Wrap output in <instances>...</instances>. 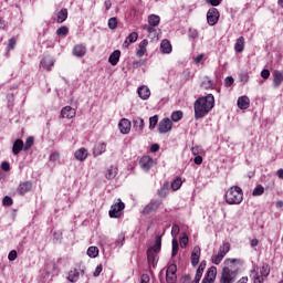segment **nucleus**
<instances>
[{
  "label": "nucleus",
  "instance_id": "de8ad7c7",
  "mask_svg": "<svg viewBox=\"0 0 283 283\" xmlns=\"http://www.w3.org/2000/svg\"><path fill=\"white\" fill-rule=\"evenodd\" d=\"M179 242H180L181 249H185V247H187V244H189V237L187 235V233H184V235L180 238Z\"/></svg>",
  "mask_w": 283,
  "mask_h": 283
},
{
  "label": "nucleus",
  "instance_id": "2f4dec72",
  "mask_svg": "<svg viewBox=\"0 0 283 283\" xmlns=\"http://www.w3.org/2000/svg\"><path fill=\"white\" fill-rule=\"evenodd\" d=\"M216 275H218V270L216 266H212L208 270L206 280H209L210 282H216Z\"/></svg>",
  "mask_w": 283,
  "mask_h": 283
},
{
  "label": "nucleus",
  "instance_id": "39448f33",
  "mask_svg": "<svg viewBox=\"0 0 283 283\" xmlns=\"http://www.w3.org/2000/svg\"><path fill=\"white\" fill-rule=\"evenodd\" d=\"M125 209V203L123 200L118 199L115 205L111 207L108 212L109 218H120L122 211Z\"/></svg>",
  "mask_w": 283,
  "mask_h": 283
},
{
  "label": "nucleus",
  "instance_id": "412c9836",
  "mask_svg": "<svg viewBox=\"0 0 283 283\" xmlns=\"http://www.w3.org/2000/svg\"><path fill=\"white\" fill-rule=\"evenodd\" d=\"M283 83V74L281 71L273 72V86L280 87Z\"/></svg>",
  "mask_w": 283,
  "mask_h": 283
},
{
  "label": "nucleus",
  "instance_id": "052dcab7",
  "mask_svg": "<svg viewBox=\"0 0 283 283\" xmlns=\"http://www.w3.org/2000/svg\"><path fill=\"white\" fill-rule=\"evenodd\" d=\"M101 273H103V265H97L94 272V277H98V275H101Z\"/></svg>",
  "mask_w": 283,
  "mask_h": 283
},
{
  "label": "nucleus",
  "instance_id": "bb28decb",
  "mask_svg": "<svg viewBox=\"0 0 283 283\" xmlns=\"http://www.w3.org/2000/svg\"><path fill=\"white\" fill-rule=\"evenodd\" d=\"M147 45H149V41L147 40H143L139 43V49L136 52L137 56L139 57L145 56V52H147Z\"/></svg>",
  "mask_w": 283,
  "mask_h": 283
},
{
  "label": "nucleus",
  "instance_id": "a18cd8bd",
  "mask_svg": "<svg viewBox=\"0 0 283 283\" xmlns=\"http://www.w3.org/2000/svg\"><path fill=\"white\" fill-rule=\"evenodd\" d=\"M158 125V115H154L149 118V129H155Z\"/></svg>",
  "mask_w": 283,
  "mask_h": 283
},
{
  "label": "nucleus",
  "instance_id": "b1692460",
  "mask_svg": "<svg viewBox=\"0 0 283 283\" xmlns=\"http://www.w3.org/2000/svg\"><path fill=\"white\" fill-rule=\"evenodd\" d=\"M22 149H23V140L17 139V140L13 143L12 154H13L14 156H19V154H21Z\"/></svg>",
  "mask_w": 283,
  "mask_h": 283
},
{
  "label": "nucleus",
  "instance_id": "864d4df0",
  "mask_svg": "<svg viewBox=\"0 0 283 283\" xmlns=\"http://www.w3.org/2000/svg\"><path fill=\"white\" fill-rule=\"evenodd\" d=\"M178 233H180V227H178V224H174L171 228L172 238H177Z\"/></svg>",
  "mask_w": 283,
  "mask_h": 283
},
{
  "label": "nucleus",
  "instance_id": "0eeeda50",
  "mask_svg": "<svg viewBox=\"0 0 283 283\" xmlns=\"http://www.w3.org/2000/svg\"><path fill=\"white\" fill-rule=\"evenodd\" d=\"M220 21V11L216 8H210L207 12L208 25H216Z\"/></svg>",
  "mask_w": 283,
  "mask_h": 283
},
{
  "label": "nucleus",
  "instance_id": "c03bdc74",
  "mask_svg": "<svg viewBox=\"0 0 283 283\" xmlns=\"http://www.w3.org/2000/svg\"><path fill=\"white\" fill-rule=\"evenodd\" d=\"M108 28H109V30H116V28H118V19L111 18L108 20Z\"/></svg>",
  "mask_w": 283,
  "mask_h": 283
},
{
  "label": "nucleus",
  "instance_id": "13d9d810",
  "mask_svg": "<svg viewBox=\"0 0 283 283\" xmlns=\"http://www.w3.org/2000/svg\"><path fill=\"white\" fill-rule=\"evenodd\" d=\"M8 260H9V262H14V260H17V251L15 250H12L9 252Z\"/></svg>",
  "mask_w": 283,
  "mask_h": 283
},
{
  "label": "nucleus",
  "instance_id": "72a5a7b5",
  "mask_svg": "<svg viewBox=\"0 0 283 283\" xmlns=\"http://www.w3.org/2000/svg\"><path fill=\"white\" fill-rule=\"evenodd\" d=\"M271 274V266H269V264H263L261 270H260V277H269V275Z\"/></svg>",
  "mask_w": 283,
  "mask_h": 283
},
{
  "label": "nucleus",
  "instance_id": "e2e57ef3",
  "mask_svg": "<svg viewBox=\"0 0 283 283\" xmlns=\"http://www.w3.org/2000/svg\"><path fill=\"white\" fill-rule=\"evenodd\" d=\"M143 29L146 30V32H148L149 34H151V32H156V29H154V27H151L150 24H145Z\"/></svg>",
  "mask_w": 283,
  "mask_h": 283
},
{
  "label": "nucleus",
  "instance_id": "6ab92c4d",
  "mask_svg": "<svg viewBox=\"0 0 283 283\" xmlns=\"http://www.w3.org/2000/svg\"><path fill=\"white\" fill-rule=\"evenodd\" d=\"M75 158L80 161L83 163L84 160H87V149L86 148H80L74 153Z\"/></svg>",
  "mask_w": 283,
  "mask_h": 283
},
{
  "label": "nucleus",
  "instance_id": "5fc2aeb1",
  "mask_svg": "<svg viewBox=\"0 0 283 283\" xmlns=\"http://www.w3.org/2000/svg\"><path fill=\"white\" fill-rule=\"evenodd\" d=\"M206 3L212 6V8H217V6H220V3H222V0H206Z\"/></svg>",
  "mask_w": 283,
  "mask_h": 283
},
{
  "label": "nucleus",
  "instance_id": "ddd939ff",
  "mask_svg": "<svg viewBox=\"0 0 283 283\" xmlns=\"http://www.w3.org/2000/svg\"><path fill=\"white\" fill-rule=\"evenodd\" d=\"M118 128L120 134H129V132H132V122L127 118H123L118 124Z\"/></svg>",
  "mask_w": 283,
  "mask_h": 283
},
{
  "label": "nucleus",
  "instance_id": "58836bf2",
  "mask_svg": "<svg viewBox=\"0 0 283 283\" xmlns=\"http://www.w3.org/2000/svg\"><path fill=\"white\" fill-rule=\"evenodd\" d=\"M88 258H98V249L96 247H90L87 249Z\"/></svg>",
  "mask_w": 283,
  "mask_h": 283
},
{
  "label": "nucleus",
  "instance_id": "c85d7f7f",
  "mask_svg": "<svg viewBox=\"0 0 283 283\" xmlns=\"http://www.w3.org/2000/svg\"><path fill=\"white\" fill-rule=\"evenodd\" d=\"M78 277H81V272L74 269L69 272L67 281L69 282H78Z\"/></svg>",
  "mask_w": 283,
  "mask_h": 283
},
{
  "label": "nucleus",
  "instance_id": "37998d69",
  "mask_svg": "<svg viewBox=\"0 0 283 283\" xmlns=\"http://www.w3.org/2000/svg\"><path fill=\"white\" fill-rule=\"evenodd\" d=\"M34 145V137H28L23 146V151H28Z\"/></svg>",
  "mask_w": 283,
  "mask_h": 283
},
{
  "label": "nucleus",
  "instance_id": "423d86ee",
  "mask_svg": "<svg viewBox=\"0 0 283 283\" xmlns=\"http://www.w3.org/2000/svg\"><path fill=\"white\" fill-rule=\"evenodd\" d=\"M176 273H178V266L176 264H170L166 271V282L167 283L178 282V275Z\"/></svg>",
  "mask_w": 283,
  "mask_h": 283
},
{
  "label": "nucleus",
  "instance_id": "473e14b6",
  "mask_svg": "<svg viewBox=\"0 0 283 283\" xmlns=\"http://www.w3.org/2000/svg\"><path fill=\"white\" fill-rule=\"evenodd\" d=\"M159 198H165L166 196H169V181H166L160 190H158Z\"/></svg>",
  "mask_w": 283,
  "mask_h": 283
},
{
  "label": "nucleus",
  "instance_id": "f8f14e48",
  "mask_svg": "<svg viewBox=\"0 0 283 283\" xmlns=\"http://www.w3.org/2000/svg\"><path fill=\"white\" fill-rule=\"evenodd\" d=\"M29 191H32V181L21 182L17 188L19 196H25Z\"/></svg>",
  "mask_w": 283,
  "mask_h": 283
},
{
  "label": "nucleus",
  "instance_id": "69168bd1",
  "mask_svg": "<svg viewBox=\"0 0 283 283\" xmlns=\"http://www.w3.org/2000/svg\"><path fill=\"white\" fill-rule=\"evenodd\" d=\"M149 274H142L140 283H149Z\"/></svg>",
  "mask_w": 283,
  "mask_h": 283
},
{
  "label": "nucleus",
  "instance_id": "4d7b16f0",
  "mask_svg": "<svg viewBox=\"0 0 283 283\" xmlns=\"http://www.w3.org/2000/svg\"><path fill=\"white\" fill-rule=\"evenodd\" d=\"M233 83H234L233 76L226 77V80H224L226 87H231V85H233Z\"/></svg>",
  "mask_w": 283,
  "mask_h": 283
},
{
  "label": "nucleus",
  "instance_id": "3c124183",
  "mask_svg": "<svg viewBox=\"0 0 283 283\" xmlns=\"http://www.w3.org/2000/svg\"><path fill=\"white\" fill-rule=\"evenodd\" d=\"M2 205H3V207H12V205H13L12 197L6 196L2 199Z\"/></svg>",
  "mask_w": 283,
  "mask_h": 283
},
{
  "label": "nucleus",
  "instance_id": "a19ab883",
  "mask_svg": "<svg viewBox=\"0 0 283 283\" xmlns=\"http://www.w3.org/2000/svg\"><path fill=\"white\" fill-rule=\"evenodd\" d=\"M222 260H224V256L220 253V252H218V254H216V255H212V258H211V262H212V264H220V262H222Z\"/></svg>",
  "mask_w": 283,
  "mask_h": 283
},
{
  "label": "nucleus",
  "instance_id": "5701e85b",
  "mask_svg": "<svg viewBox=\"0 0 283 283\" xmlns=\"http://www.w3.org/2000/svg\"><path fill=\"white\" fill-rule=\"evenodd\" d=\"M171 42L169 40H163L160 43V51L163 54H171Z\"/></svg>",
  "mask_w": 283,
  "mask_h": 283
},
{
  "label": "nucleus",
  "instance_id": "9b49d317",
  "mask_svg": "<svg viewBox=\"0 0 283 283\" xmlns=\"http://www.w3.org/2000/svg\"><path fill=\"white\" fill-rule=\"evenodd\" d=\"M200 255H201V250L198 245H196L191 252V265L193 268L198 266V264H200Z\"/></svg>",
  "mask_w": 283,
  "mask_h": 283
},
{
  "label": "nucleus",
  "instance_id": "49530a36",
  "mask_svg": "<svg viewBox=\"0 0 283 283\" xmlns=\"http://www.w3.org/2000/svg\"><path fill=\"white\" fill-rule=\"evenodd\" d=\"M201 87H203V90H211L213 87V82L211 80H209V77H207L202 83H201Z\"/></svg>",
  "mask_w": 283,
  "mask_h": 283
},
{
  "label": "nucleus",
  "instance_id": "6e6d98bb",
  "mask_svg": "<svg viewBox=\"0 0 283 283\" xmlns=\"http://www.w3.org/2000/svg\"><path fill=\"white\" fill-rule=\"evenodd\" d=\"M17 45V39H14V38H11L10 40H9V42H8V50L10 51V50H13L14 49V46Z\"/></svg>",
  "mask_w": 283,
  "mask_h": 283
},
{
  "label": "nucleus",
  "instance_id": "ea45409f",
  "mask_svg": "<svg viewBox=\"0 0 283 283\" xmlns=\"http://www.w3.org/2000/svg\"><path fill=\"white\" fill-rule=\"evenodd\" d=\"M57 36H67L70 34V29L67 27H61L56 30Z\"/></svg>",
  "mask_w": 283,
  "mask_h": 283
},
{
  "label": "nucleus",
  "instance_id": "9d476101",
  "mask_svg": "<svg viewBox=\"0 0 283 283\" xmlns=\"http://www.w3.org/2000/svg\"><path fill=\"white\" fill-rule=\"evenodd\" d=\"M139 167H142L143 171H149V169L154 167V158L150 156H143L139 160Z\"/></svg>",
  "mask_w": 283,
  "mask_h": 283
},
{
  "label": "nucleus",
  "instance_id": "dca6fc26",
  "mask_svg": "<svg viewBox=\"0 0 283 283\" xmlns=\"http://www.w3.org/2000/svg\"><path fill=\"white\" fill-rule=\"evenodd\" d=\"M62 118H74L76 116V109L72 106H65L61 109Z\"/></svg>",
  "mask_w": 283,
  "mask_h": 283
},
{
  "label": "nucleus",
  "instance_id": "1a4fd4ad",
  "mask_svg": "<svg viewBox=\"0 0 283 283\" xmlns=\"http://www.w3.org/2000/svg\"><path fill=\"white\" fill-rule=\"evenodd\" d=\"M161 205H163V201H160V200H151L143 209L144 216H149V213L157 211V209H159Z\"/></svg>",
  "mask_w": 283,
  "mask_h": 283
},
{
  "label": "nucleus",
  "instance_id": "cd10ccee",
  "mask_svg": "<svg viewBox=\"0 0 283 283\" xmlns=\"http://www.w3.org/2000/svg\"><path fill=\"white\" fill-rule=\"evenodd\" d=\"M234 52H244V36H240L237 39V42L234 44Z\"/></svg>",
  "mask_w": 283,
  "mask_h": 283
},
{
  "label": "nucleus",
  "instance_id": "603ef678",
  "mask_svg": "<svg viewBox=\"0 0 283 283\" xmlns=\"http://www.w3.org/2000/svg\"><path fill=\"white\" fill-rule=\"evenodd\" d=\"M178 255V239H172V258Z\"/></svg>",
  "mask_w": 283,
  "mask_h": 283
},
{
  "label": "nucleus",
  "instance_id": "0e129e2a",
  "mask_svg": "<svg viewBox=\"0 0 283 283\" xmlns=\"http://www.w3.org/2000/svg\"><path fill=\"white\" fill-rule=\"evenodd\" d=\"M235 262H240L238 259H227L224 261L226 266H229L230 264H235Z\"/></svg>",
  "mask_w": 283,
  "mask_h": 283
},
{
  "label": "nucleus",
  "instance_id": "2eb2a0df",
  "mask_svg": "<svg viewBox=\"0 0 283 283\" xmlns=\"http://www.w3.org/2000/svg\"><path fill=\"white\" fill-rule=\"evenodd\" d=\"M87 54V48L83 44H76L73 48V56H76L77 59H83V56Z\"/></svg>",
  "mask_w": 283,
  "mask_h": 283
},
{
  "label": "nucleus",
  "instance_id": "79ce46f5",
  "mask_svg": "<svg viewBox=\"0 0 283 283\" xmlns=\"http://www.w3.org/2000/svg\"><path fill=\"white\" fill-rule=\"evenodd\" d=\"M264 193V186L256 185V187L252 191V196H262Z\"/></svg>",
  "mask_w": 283,
  "mask_h": 283
},
{
  "label": "nucleus",
  "instance_id": "bf43d9fd",
  "mask_svg": "<svg viewBox=\"0 0 283 283\" xmlns=\"http://www.w3.org/2000/svg\"><path fill=\"white\" fill-rule=\"evenodd\" d=\"M59 158H61V155L59 153H51L50 160L52 163H56V160H59Z\"/></svg>",
  "mask_w": 283,
  "mask_h": 283
},
{
  "label": "nucleus",
  "instance_id": "7ed1b4c3",
  "mask_svg": "<svg viewBox=\"0 0 283 283\" xmlns=\"http://www.w3.org/2000/svg\"><path fill=\"white\" fill-rule=\"evenodd\" d=\"M227 205H241L244 200L242 188L238 186L231 187L224 195Z\"/></svg>",
  "mask_w": 283,
  "mask_h": 283
},
{
  "label": "nucleus",
  "instance_id": "a211bd4d",
  "mask_svg": "<svg viewBox=\"0 0 283 283\" xmlns=\"http://www.w3.org/2000/svg\"><path fill=\"white\" fill-rule=\"evenodd\" d=\"M237 105H238L239 109H249V107L251 105V99H249V96L243 95L238 98Z\"/></svg>",
  "mask_w": 283,
  "mask_h": 283
},
{
  "label": "nucleus",
  "instance_id": "aec40b11",
  "mask_svg": "<svg viewBox=\"0 0 283 283\" xmlns=\"http://www.w3.org/2000/svg\"><path fill=\"white\" fill-rule=\"evenodd\" d=\"M120 61V50H115L108 57V63L111 65L116 66L118 65V62Z\"/></svg>",
  "mask_w": 283,
  "mask_h": 283
},
{
  "label": "nucleus",
  "instance_id": "6e6552de",
  "mask_svg": "<svg viewBox=\"0 0 283 283\" xmlns=\"http://www.w3.org/2000/svg\"><path fill=\"white\" fill-rule=\"evenodd\" d=\"M174 127V123L169 118H164L158 124V132L159 134H167L171 132Z\"/></svg>",
  "mask_w": 283,
  "mask_h": 283
},
{
  "label": "nucleus",
  "instance_id": "e433bc0d",
  "mask_svg": "<svg viewBox=\"0 0 283 283\" xmlns=\"http://www.w3.org/2000/svg\"><path fill=\"white\" fill-rule=\"evenodd\" d=\"M229 251H231V244L229 242L223 243L219 248V252L222 254L223 258L224 255H227V253H229Z\"/></svg>",
  "mask_w": 283,
  "mask_h": 283
},
{
  "label": "nucleus",
  "instance_id": "f03ea898",
  "mask_svg": "<svg viewBox=\"0 0 283 283\" xmlns=\"http://www.w3.org/2000/svg\"><path fill=\"white\" fill-rule=\"evenodd\" d=\"M160 249H163V237L157 235L155 238L154 245L147 250L148 264L154 269H156V264H158V254L160 253Z\"/></svg>",
  "mask_w": 283,
  "mask_h": 283
},
{
  "label": "nucleus",
  "instance_id": "774afa93",
  "mask_svg": "<svg viewBox=\"0 0 283 283\" xmlns=\"http://www.w3.org/2000/svg\"><path fill=\"white\" fill-rule=\"evenodd\" d=\"M195 165H202V156L198 155L193 159Z\"/></svg>",
  "mask_w": 283,
  "mask_h": 283
},
{
  "label": "nucleus",
  "instance_id": "338daca9",
  "mask_svg": "<svg viewBox=\"0 0 283 283\" xmlns=\"http://www.w3.org/2000/svg\"><path fill=\"white\" fill-rule=\"evenodd\" d=\"M1 169H2L3 171H8V170L10 169V163L3 161V163L1 164Z\"/></svg>",
  "mask_w": 283,
  "mask_h": 283
},
{
  "label": "nucleus",
  "instance_id": "20e7f679",
  "mask_svg": "<svg viewBox=\"0 0 283 283\" xmlns=\"http://www.w3.org/2000/svg\"><path fill=\"white\" fill-rule=\"evenodd\" d=\"M238 277V271L229 266H224L221 272L220 283H233Z\"/></svg>",
  "mask_w": 283,
  "mask_h": 283
},
{
  "label": "nucleus",
  "instance_id": "f257e3e1",
  "mask_svg": "<svg viewBox=\"0 0 283 283\" xmlns=\"http://www.w3.org/2000/svg\"><path fill=\"white\" fill-rule=\"evenodd\" d=\"M216 105V97L213 94H208L205 97H199L195 102V118L198 120L200 118H205L207 114L211 111L212 107Z\"/></svg>",
  "mask_w": 283,
  "mask_h": 283
},
{
  "label": "nucleus",
  "instance_id": "4468645a",
  "mask_svg": "<svg viewBox=\"0 0 283 283\" xmlns=\"http://www.w3.org/2000/svg\"><path fill=\"white\" fill-rule=\"evenodd\" d=\"M137 94L142 101H149V96H151V91L147 85L139 86L137 90Z\"/></svg>",
  "mask_w": 283,
  "mask_h": 283
},
{
  "label": "nucleus",
  "instance_id": "4c0bfd02",
  "mask_svg": "<svg viewBox=\"0 0 283 283\" xmlns=\"http://www.w3.org/2000/svg\"><path fill=\"white\" fill-rule=\"evenodd\" d=\"M182 111H175L172 114H171V120H174V123H178L180 120H182Z\"/></svg>",
  "mask_w": 283,
  "mask_h": 283
},
{
  "label": "nucleus",
  "instance_id": "393cba45",
  "mask_svg": "<svg viewBox=\"0 0 283 283\" xmlns=\"http://www.w3.org/2000/svg\"><path fill=\"white\" fill-rule=\"evenodd\" d=\"M105 151H107V144L101 143L94 147L93 154L94 156H102Z\"/></svg>",
  "mask_w": 283,
  "mask_h": 283
},
{
  "label": "nucleus",
  "instance_id": "8fccbe9b",
  "mask_svg": "<svg viewBox=\"0 0 283 283\" xmlns=\"http://www.w3.org/2000/svg\"><path fill=\"white\" fill-rule=\"evenodd\" d=\"M252 275H254L253 283H264V277L260 276L255 270L252 271Z\"/></svg>",
  "mask_w": 283,
  "mask_h": 283
},
{
  "label": "nucleus",
  "instance_id": "09e8293b",
  "mask_svg": "<svg viewBox=\"0 0 283 283\" xmlns=\"http://www.w3.org/2000/svg\"><path fill=\"white\" fill-rule=\"evenodd\" d=\"M239 80L243 85H247L249 83V73L243 72L239 75Z\"/></svg>",
  "mask_w": 283,
  "mask_h": 283
},
{
  "label": "nucleus",
  "instance_id": "c756f323",
  "mask_svg": "<svg viewBox=\"0 0 283 283\" xmlns=\"http://www.w3.org/2000/svg\"><path fill=\"white\" fill-rule=\"evenodd\" d=\"M118 175V168L115 166H111L106 172L107 180H114L116 176Z\"/></svg>",
  "mask_w": 283,
  "mask_h": 283
},
{
  "label": "nucleus",
  "instance_id": "4be33fe9",
  "mask_svg": "<svg viewBox=\"0 0 283 283\" xmlns=\"http://www.w3.org/2000/svg\"><path fill=\"white\" fill-rule=\"evenodd\" d=\"M41 65L44 70L50 71L54 66V59H52V56H45L41 60Z\"/></svg>",
  "mask_w": 283,
  "mask_h": 283
},
{
  "label": "nucleus",
  "instance_id": "680f3d73",
  "mask_svg": "<svg viewBox=\"0 0 283 283\" xmlns=\"http://www.w3.org/2000/svg\"><path fill=\"white\" fill-rule=\"evenodd\" d=\"M261 76H262V78H264V80L269 78V76H271V71L264 69V70L261 72Z\"/></svg>",
  "mask_w": 283,
  "mask_h": 283
},
{
  "label": "nucleus",
  "instance_id": "a878e982",
  "mask_svg": "<svg viewBox=\"0 0 283 283\" xmlns=\"http://www.w3.org/2000/svg\"><path fill=\"white\" fill-rule=\"evenodd\" d=\"M138 41V33L137 32H132L126 40L124 41L123 46L124 48H129V43H136Z\"/></svg>",
  "mask_w": 283,
  "mask_h": 283
},
{
  "label": "nucleus",
  "instance_id": "f3484780",
  "mask_svg": "<svg viewBox=\"0 0 283 283\" xmlns=\"http://www.w3.org/2000/svg\"><path fill=\"white\" fill-rule=\"evenodd\" d=\"M133 127L137 134H143V129H145V120L140 117H135L133 119Z\"/></svg>",
  "mask_w": 283,
  "mask_h": 283
},
{
  "label": "nucleus",
  "instance_id": "7c9ffc66",
  "mask_svg": "<svg viewBox=\"0 0 283 283\" xmlns=\"http://www.w3.org/2000/svg\"><path fill=\"white\" fill-rule=\"evenodd\" d=\"M148 23L149 25H151L153 28H158V25H160V17L156 15V14H151L148 17Z\"/></svg>",
  "mask_w": 283,
  "mask_h": 283
},
{
  "label": "nucleus",
  "instance_id": "c9c22d12",
  "mask_svg": "<svg viewBox=\"0 0 283 283\" xmlns=\"http://www.w3.org/2000/svg\"><path fill=\"white\" fill-rule=\"evenodd\" d=\"M172 191H178L182 187V179L180 177H176L174 181L170 184Z\"/></svg>",
  "mask_w": 283,
  "mask_h": 283
},
{
  "label": "nucleus",
  "instance_id": "f704fd0d",
  "mask_svg": "<svg viewBox=\"0 0 283 283\" xmlns=\"http://www.w3.org/2000/svg\"><path fill=\"white\" fill-rule=\"evenodd\" d=\"M66 20H67V9L60 10L56 18L57 23H63Z\"/></svg>",
  "mask_w": 283,
  "mask_h": 283
}]
</instances>
